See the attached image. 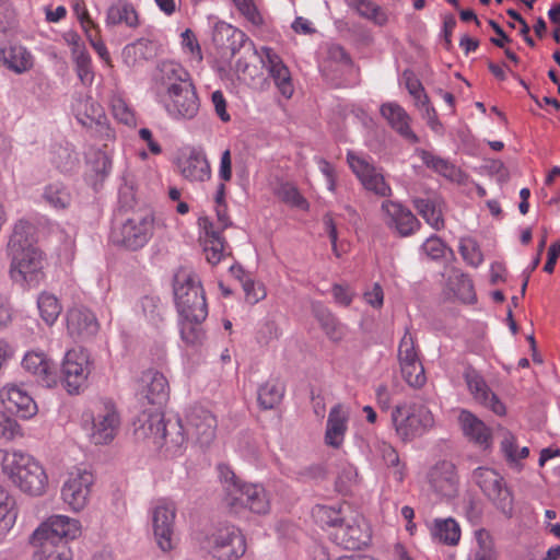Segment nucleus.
Here are the masks:
<instances>
[{
  "label": "nucleus",
  "instance_id": "f257e3e1",
  "mask_svg": "<svg viewBox=\"0 0 560 560\" xmlns=\"http://www.w3.org/2000/svg\"><path fill=\"white\" fill-rule=\"evenodd\" d=\"M11 279L25 288H36L45 278L44 253L36 246L35 226L25 220L14 225L8 243Z\"/></svg>",
  "mask_w": 560,
  "mask_h": 560
},
{
  "label": "nucleus",
  "instance_id": "f03ea898",
  "mask_svg": "<svg viewBox=\"0 0 560 560\" xmlns=\"http://www.w3.org/2000/svg\"><path fill=\"white\" fill-rule=\"evenodd\" d=\"M187 77V72L173 62L162 63L154 75L155 81L166 89L170 98L166 109L176 119H192L199 110L195 85Z\"/></svg>",
  "mask_w": 560,
  "mask_h": 560
},
{
  "label": "nucleus",
  "instance_id": "7ed1b4c3",
  "mask_svg": "<svg viewBox=\"0 0 560 560\" xmlns=\"http://www.w3.org/2000/svg\"><path fill=\"white\" fill-rule=\"evenodd\" d=\"M133 425L138 440L151 439L171 454L180 452L189 438L179 418L165 420L162 411H142Z\"/></svg>",
  "mask_w": 560,
  "mask_h": 560
},
{
  "label": "nucleus",
  "instance_id": "20e7f679",
  "mask_svg": "<svg viewBox=\"0 0 560 560\" xmlns=\"http://www.w3.org/2000/svg\"><path fill=\"white\" fill-rule=\"evenodd\" d=\"M224 488V503L231 512L237 514L248 509L256 514L269 512L270 504L262 486L242 483L228 465L218 466Z\"/></svg>",
  "mask_w": 560,
  "mask_h": 560
},
{
  "label": "nucleus",
  "instance_id": "39448f33",
  "mask_svg": "<svg viewBox=\"0 0 560 560\" xmlns=\"http://www.w3.org/2000/svg\"><path fill=\"white\" fill-rule=\"evenodd\" d=\"M0 464L2 471L23 492L31 495H42L45 492L47 486L46 472L32 456L0 450Z\"/></svg>",
  "mask_w": 560,
  "mask_h": 560
},
{
  "label": "nucleus",
  "instance_id": "423d86ee",
  "mask_svg": "<svg viewBox=\"0 0 560 560\" xmlns=\"http://www.w3.org/2000/svg\"><path fill=\"white\" fill-rule=\"evenodd\" d=\"M202 551L213 560H237L246 551L245 538L234 525L219 523L196 535Z\"/></svg>",
  "mask_w": 560,
  "mask_h": 560
},
{
  "label": "nucleus",
  "instance_id": "0eeeda50",
  "mask_svg": "<svg viewBox=\"0 0 560 560\" xmlns=\"http://www.w3.org/2000/svg\"><path fill=\"white\" fill-rule=\"evenodd\" d=\"M174 296L177 311L184 319L202 323L208 315L205 292L199 278L182 267L174 276Z\"/></svg>",
  "mask_w": 560,
  "mask_h": 560
},
{
  "label": "nucleus",
  "instance_id": "6e6552de",
  "mask_svg": "<svg viewBox=\"0 0 560 560\" xmlns=\"http://www.w3.org/2000/svg\"><path fill=\"white\" fill-rule=\"evenodd\" d=\"M392 422L402 441L422 435L434 424L430 409L421 402L397 405L392 411Z\"/></svg>",
  "mask_w": 560,
  "mask_h": 560
},
{
  "label": "nucleus",
  "instance_id": "1a4fd4ad",
  "mask_svg": "<svg viewBox=\"0 0 560 560\" xmlns=\"http://www.w3.org/2000/svg\"><path fill=\"white\" fill-rule=\"evenodd\" d=\"M81 533L78 520L65 515H52L44 522L31 536L34 547H43L45 544L68 546V541L77 538Z\"/></svg>",
  "mask_w": 560,
  "mask_h": 560
},
{
  "label": "nucleus",
  "instance_id": "9d476101",
  "mask_svg": "<svg viewBox=\"0 0 560 560\" xmlns=\"http://www.w3.org/2000/svg\"><path fill=\"white\" fill-rule=\"evenodd\" d=\"M472 480L488 499L493 502L497 509L509 517L512 515L513 495L506 487L503 477L491 468L478 467L472 472Z\"/></svg>",
  "mask_w": 560,
  "mask_h": 560
},
{
  "label": "nucleus",
  "instance_id": "9b49d317",
  "mask_svg": "<svg viewBox=\"0 0 560 560\" xmlns=\"http://www.w3.org/2000/svg\"><path fill=\"white\" fill-rule=\"evenodd\" d=\"M84 429L92 443L103 445L112 442L117 433L119 417L113 406H104L97 412H84Z\"/></svg>",
  "mask_w": 560,
  "mask_h": 560
},
{
  "label": "nucleus",
  "instance_id": "f8f14e48",
  "mask_svg": "<svg viewBox=\"0 0 560 560\" xmlns=\"http://www.w3.org/2000/svg\"><path fill=\"white\" fill-rule=\"evenodd\" d=\"M90 372L89 354L82 349H73L65 355L60 380L69 394H79L86 386Z\"/></svg>",
  "mask_w": 560,
  "mask_h": 560
},
{
  "label": "nucleus",
  "instance_id": "ddd939ff",
  "mask_svg": "<svg viewBox=\"0 0 560 560\" xmlns=\"http://www.w3.org/2000/svg\"><path fill=\"white\" fill-rule=\"evenodd\" d=\"M154 217L152 213L138 214L127 219L114 235V242L121 244L128 249L137 250L143 247L150 240L153 231Z\"/></svg>",
  "mask_w": 560,
  "mask_h": 560
},
{
  "label": "nucleus",
  "instance_id": "4468645a",
  "mask_svg": "<svg viewBox=\"0 0 560 560\" xmlns=\"http://www.w3.org/2000/svg\"><path fill=\"white\" fill-rule=\"evenodd\" d=\"M137 396L142 406H153L149 411H161L170 396L166 377L155 370L144 371L139 380Z\"/></svg>",
  "mask_w": 560,
  "mask_h": 560
},
{
  "label": "nucleus",
  "instance_id": "2eb2a0df",
  "mask_svg": "<svg viewBox=\"0 0 560 560\" xmlns=\"http://www.w3.org/2000/svg\"><path fill=\"white\" fill-rule=\"evenodd\" d=\"M93 483L94 477L86 469L75 468L70 471L61 489L63 502L75 512L83 510L88 504Z\"/></svg>",
  "mask_w": 560,
  "mask_h": 560
},
{
  "label": "nucleus",
  "instance_id": "dca6fc26",
  "mask_svg": "<svg viewBox=\"0 0 560 560\" xmlns=\"http://www.w3.org/2000/svg\"><path fill=\"white\" fill-rule=\"evenodd\" d=\"M187 434L201 447L209 446L215 438L217 419L206 408L192 407L187 415Z\"/></svg>",
  "mask_w": 560,
  "mask_h": 560
},
{
  "label": "nucleus",
  "instance_id": "f3484780",
  "mask_svg": "<svg viewBox=\"0 0 560 560\" xmlns=\"http://www.w3.org/2000/svg\"><path fill=\"white\" fill-rule=\"evenodd\" d=\"M334 540L337 545L348 550H360L366 547L371 540L370 530L362 517L352 516L335 529Z\"/></svg>",
  "mask_w": 560,
  "mask_h": 560
},
{
  "label": "nucleus",
  "instance_id": "a211bd4d",
  "mask_svg": "<svg viewBox=\"0 0 560 560\" xmlns=\"http://www.w3.org/2000/svg\"><path fill=\"white\" fill-rule=\"evenodd\" d=\"M175 516L176 508L171 502L156 505L152 512L153 534L159 548L164 552L174 547Z\"/></svg>",
  "mask_w": 560,
  "mask_h": 560
},
{
  "label": "nucleus",
  "instance_id": "6ab92c4d",
  "mask_svg": "<svg viewBox=\"0 0 560 560\" xmlns=\"http://www.w3.org/2000/svg\"><path fill=\"white\" fill-rule=\"evenodd\" d=\"M463 376L476 401L486 408H489L498 416L505 415V406L490 389L483 376L476 369L470 365L467 366Z\"/></svg>",
  "mask_w": 560,
  "mask_h": 560
},
{
  "label": "nucleus",
  "instance_id": "aec40b11",
  "mask_svg": "<svg viewBox=\"0 0 560 560\" xmlns=\"http://www.w3.org/2000/svg\"><path fill=\"white\" fill-rule=\"evenodd\" d=\"M431 489L441 498L453 499L458 494V477L452 462L441 460L428 472Z\"/></svg>",
  "mask_w": 560,
  "mask_h": 560
},
{
  "label": "nucleus",
  "instance_id": "412c9836",
  "mask_svg": "<svg viewBox=\"0 0 560 560\" xmlns=\"http://www.w3.org/2000/svg\"><path fill=\"white\" fill-rule=\"evenodd\" d=\"M247 39L244 32L224 22L217 23L212 34V42L221 57L229 59L244 47Z\"/></svg>",
  "mask_w": 560,
  "mask_h": 560
},
{
  "label": "nucleus",
  "instance_id": "4be33fe9",
  "mask_svg": "<svg viewBox=\"0 0 560 560\" xmlns=\"http://www.w3.org/2000/svg\"><path fill=\"white\" fill-rule=\"evenodd\" d=\"M348 162L365 189L374 191L382 197L390 195V187L373 165L351 152L348 153Z\"/></svg>",
  "mask_w": 560,
  "mask_h": 560
},
{
  "label": "nucleus",
  "instance_id": "5701e85b",
  "mask_svg": "<svg viewBox=\"0 0 560 560\" xmlns=\"http://www.w3.org/2000/svg\"><path fill=\"white\" fill-rule=\"evenodd\" d=\"M264 56L261 61L264 67L268 70L269 75L272 78L279 92L285 97L290 98L294 92L291 73L288 67L283 63L282 59L273 51V49L264 47Z\"/></svg>",
  "mask_w": 560,
  "mask_h": 560
},
{
  "label": "nucleus",
  "instance_id": "b1692460",
  "mask_svg": "<svg viewBox=\"0 0 560 560\" xmlns=\"http://www.w3.org/2000/svg\"><path fill=\"white\" fill-rule=\"evenodd\" d=\"M67 330L72 338L85 340L96 335L98 323L91 311L72 308L67 314Z\"/></svg>",
  "mask_w": 560,
  "mask_h": 560
},
{
  "label": "nucleus",
  "instance_id": "393cba45",
  "mask_svg": "<svg viewBox=\"0 0 560 560\" xmlns=\"http://www.w3.org/2000/svg\"><path fill=\"white\" fill-rule=\"evenodd\" d=\"M22 366L37 377V382L45 387L57 384V374L50 360L44 353L28 352L22 361Z\"/></svg>",
  "mask_w": 560,
  "mask_h": 560
},
{
  "label": "nucleus",
  "instance_id": "a878e982",
  "mask_svg": "<svg viewBox=\"0 0 560 560\" xmlns=\"http://www.w3.org/2000/svg\"><path fill=\"white\" fill-rule=\"evenodd\" d=\"M178 168L185 178L192 182H203L211 175L206 155L197 150H191L187 156L178 159Z\"/></svg>",
  "mask_w": 560,
  "mask_h": 560
},
{
  "label": "nucleus",
  "instance_id": "bb28decb",
  "mask_svg": "<svg viewBox=\"0 0 560 560\" xmlns=\"http://www.w3.org/2000/svg\"><path fill=\"white\" fill-rule=\"evenodd\" d=\"M382 209L389 217V224L394 225L401 236H408L418 229V219L409 209L402 207L400 203L394 201H384Z\"/></svg>",
  "mask_w": 560,
  "mask_h": 560
},
{
  "label": "nucleus",
  "instance_id": "cd10ccee",
  "mask_svg": "<svg viewBox=\"0 0 560 560\" xmlns=\"http://www.w3.org/2000/svg\"><path fill=\"white\" fill-rule=\"evenodd\" d=\"M381 114L393 129L411 143H418V136L409 127V116L402 107L394 103L383 104Z\"/></svg>",
  "mask_w": 560,
  "mask_h": 560
},
{
  "label": "nucleus",
  "instance_id": "c85d7f7f",
  "mask_svg": "<svg viewBox=\"0 0 560 560\" xmlns=\"http://www.w3.org/2000/svg\"><path fill=\"white\" fill-rule=\"evenodd\" d=\"M459 422L464 434L476 444L487 448L491 443L490 429L475 415L463 410L459 415Z\"/></svg>",
  "mask_w": 560,
  "mask_h": 560
},
{
  "label": "nucleus",
  "instance_id": "c756f323",
  "mask_svg": "<svg viewBox=\"0 0 560 560\" xmlns=\"http://www.w3.org/2000/svg\"><path fill=\"white\" fill-rule=\"evenodd\" d=\"M0 397L2 401L12 404L18 411L22 412L23 418H28L36 413L37 406L34 399L18 385L3 386L0 390Z\"/></svg>",
  "mask_w": 560,
  "mask_h": 560
},
{
  "label": "nucleus",
  "instance_id": "7c9ffc66",
  "mask_svg": "<svg viewBox=\"0 0 560 560\" xmlns=\"http://www.w3.org/2000/svg\"><path fill=\"white\" fill-rule=\"evenodd\" d=\"M125 23L129 27L139 25V16L131 3L126 0H117L109 5L106 13V24L115 26Z\"/></svg>",
  "mask_w": 560,
  "mask_h": 560
},
{
  "label": "nucleus",
  "instance_id": "2f4dec72",
  "mask_svg": "<svg viewBox=\"0 0 560 560\" xmlns=\"http://www.w3.org/2000/svg\"><path fill=\"white\" fill-rule=\"evenodd\" d=\"M347 429V417L343 415L341 407L335 406L327 419V428L325 433L326 444L332 447H339L343 441Z\"/></svg>",
  "mask_w": 560,
  "mask_h": 560
},
{
  "label": "nucleus",
  "instance_id": "473e14b6",
  "mask_svg": "<svg viewBox=\"0 0 560 560\" xmlns=\"http://www.w3.org/2000/svg\"><path fill=\"white\" fill-rule=\"evenodd\" d=\"M0 60L8 69L16 73L27 71L33 65L31 54L22 46H11L8 49H0Z\"/></svg>",
  "mask_w": 560,
  "mask_h": 560
},
{
  "label": "nucleus",
  "instance_id": "72a5a7b5",
  "mask_svg": "<svg viewBox=\"0 0 560 560\" xmlns=\"http://www.w3.org/2000/svg\"><path fill=\"white\" fill-rule=\"evenodd\" d=\"M431 535L434 539L448 546H455L460 538V528L457 522L452 518H436L431 528Z\"/></svg>",
  "mask_w": 560,
  "mask_h": 560
},
{
  "label": "nucleus",
  "instance_id": "f704fd0d",
  "mask_svg": "<svg viewBox=\"0 0 560 560\" xmlns=\"http://www.w3.org/2000/svg\"><path fill=\"white\" fill-rule=\"evenodd\" d=\"M284 395V386L277 380H269L258 388V404L265 409H273L277 407Z\"/></svg>",
  "mask_w": 560,
  "mask_h": 560
},
{
  "label": "nucleus",
  "instance_id": "c9c22d12",
  "mask_svg": "<svg viewBox=\"0 0 560 560\" xmlns=\"http://www.w3.org/2000/svg\"><path fill=\"white\" fill-rule=\"evenodd\" d=\"M314 314L329 340L340 341L345 336V326L325 307L314 308Z\"/></svg>",
  "mask_w": 560,
  "mask_h": 560
},
{
  "label": "nucleus",
  "instance_id": "e433bc0d",
  "mask_svg": "<svg viewBox=\"0 0 560 560\" xmlns=\"http://www.w3.org/2000/svg\"><path fill=\"white\" fill-rule=\"evenodd\" d=\"M475 536L477 545L468 560H497L498 553L489 532L481 528L476 530Z\"/></svg>",
  "mask_w": 560,
  "mask_h": 560
},
{
  "label": "nucleus",
  "instance_id": "4c0bfd02",
  "mask_svg": "<svg viewBox=\"0 0 560 560\" xmlns=\"http://www.w3.org/2000/svg\"><path fill=\"white\" fill-rule=\"evenodd\" d=\"M43 198L47 203L58 210H63L71 203L70 192L62 184L59 183L49 184L46 186Z\"/></svg>",
  "mask_w": 560,
  "mask_h": 560
},
{
  "label": "nucleus",
  "instance_id": "58836bf2",
  "mask_svg": "<svg viewBox=\"0 0 560 560\" xmlns=\"http://www.w3.org/2000/svg\"><path fill=\"white\" fill-rule=\"evenodd\" d=\"M377 452L384 464L389 468L394 479L401 482L404 479V467L400 465L396 450L392 445L382 442L377 445Z\"/></svg>",
  "mask_w": 560,
  "mask_h": 560
},
{
  "label": "nucleus",
  "instance_id": "ea45409f",
  "mask_svg": "<svg viewBox=\"0 0 560 560\" xmlns=\"http://www.w3.org/2000/svg\"><path fill=\"white\" fill-rule=\"evenodd\" d=\"M413 206L418 213L435 230H440L444 222L441 210L430 199L416 198Z\"/></svg>",
  "mask_w": 560,
  "mask_h": 560
},
{
  "label": "nucleus",
  "instance_id": "a19ab883",
  "mask_svg": "<svg viewBox=\"0 0 560 560\" xmlns=\"http://www.w3.org/2000/svg\"><path fill=\"white\" fill-rule=\"evenodd\" d=\"M276 195L283 202L303 210L308 209L307 200L300 194L299 189L292 183L285 182L279 184L276 188Z\"/></svg>",
  "mask_w": 560,
  "mask_h": 560
},
{
  "label": "nucleus",
  "instance_id": "79ce46f5",
  "mask_svg": "<svg viewBox=\"0 0 560 560\" xmlns=\"http://www.w3.org/2000/svg\"><path fill=\"white\" fill-rule=\"evenodd\" d=\"M42 318L47 325H52L61 313V305L57 298L49 293H42L37 300Z\"/></svg>",
  "mask_w": 560,
  "mask_h": 560
},
{
  "label": "nucleus",
  "instance_id": "37998d69",
  "mask_svg": "<svg viewBox=\"0 0 560 560\" xmlns=\"http://www.w3.org/2000/svg\"><path fill=\"white\" fill-rule=\"evenodd\" d=\"M451 285L459 300L465 303L476 301V293L471 279L465 273H456L451 278Z\"/></svg>",
  "mask_w": 560,
  "mask_h": 560
},
{
  "label": "nucleus",
  "instance_id": "c03bdc74",
  "mask_svg": "<svg viewBox=\"0 0 560 560\" xmlns=\"http://www.w3.org/2000/svg\"><path fill=\"white\" fill-rule=\"evenodd\" d=\"M404 380L412 387H421L425 384L427 377L421 361L400 363Z\"/></svg>",
  "mask_w": 560,
  "mask_h": 560
},
{
  "label": "nucleus",
  "instance_id": "a18cd8bd",
  "mask_svg": "<svg viewBox=\"0 0 560 560\" xmlns=\"http://www.w3.org/2000/svg\"><path fill=\"white\" fill-rule=\"evenodd\" d=\"M14 501L0 487V532H8L14 524L16 513L13 511Z\"/></svg>",
  "mask_w": 560,
  "mask_h": 560
},
{
  "label": "nucleus",
  "instance_id": "49530a36",
  "mask_svg": "<svg viewBox=\"0 0 560 560\" xmlns=\"http://www.w3.org/2000/svg\"><path fill=\"white\" fill-rule=\"evenodd\" d=\"M34 560H71V550L68 546L58 545L54 548V545L45 544L43 547H35Z\"/></svg>",
  "mask_w": 560,
  "mask_h": 560
},
{
  "label": "nucleus",
  "instance_id": "de8ad7c7",
  "mask_svg": "<svg viewBox=\"0 0 560 560\" xmlns=\"http://www.w3.org/2000/svg\"><path fill=\"white\" fill-rule=\"evenodd\" d=\"M421 159L428 167L434 170L445 177L453 178L457 172L456 167L448 161L440 156H435L425 150L421 151Z\"/></svg>",
  "mask_w": 560,
  "mask_h": 560
},
{
  "label": "nucleus",
  "instance_id": "09e8293b",
  "mask_svg": "<svg viewBox=\"0 0 560 560\" xmlns=\"http://www.w3.org/2000/svg\"><path fill=\"white\" fill-rule=\"evenodd\" d=\"M350 7L354 9L362 18L372 20L378 24L385 22L384 15L381 13V8L374 2L369 0H351Z\"/></svg>",
  "mask_w": 560,
  "mask_h": 560
},
{
  "label": "nucleus",
  "instance_id": "8fccbe9b",
  "mask_svg": "<svg viewBox=\"0 0 560 560\" xmlns=\"http://www.w3.org/2000/svg\"><path fill=\"white\" fill-rule=\"evenodd\" d=\"M459 253L463 256L464 260L474 267L479 266L483 260L481 250L477 242L469 237L463 238L460 241Z\"/></svg>",
  "mask_w": 560,
  "mask_h": 560
},
{
  "label": "nucleus",
  "instance_id": "3c124183",
  "mask_svg": "<svg viewBox=\"0 0 560 560\" xmlns=\"http://www.w3.org/2000/svg\"><path fill=\"white\" fill-rule=\"evenodd\" d=\"M399 363L420 361L418 352L416 350L415 340L410 331L407 329L404 337L400 340L398 348Z\"/></svg>",
  "mask_w": 560,
  "mask_h": 560
},
{
  "label": "nucleus",
  "instance_id": "603ef678",
  "mask_svg": "<svg viewBox=\"0 0 560 560\" xmlns=\"http://www.w3.org/2000/svg\"><path fill=\"white\" fill-rule=\"evenodd\" d=\"M74 55L77 73L80 80L83 83L91 82L93 79V71L90 55L85 50H74Z\"/></svg>",
  "mask_w": 560,
  "mask_h": 560
},
{
  "label": "nucleus",
  "instance_id": "864d4df0",
  "mask_svg": "<svg viewBox=\"0 0 560 560\" xmlns=\"http://www.w3.org/2000/svg\"><path fill=\"white\" fill-rule=\"evenodd\" d=\"M200 323L184 319L182 322L180 336L187 345L195 346L203 338V331L199 327Z\"/></svg>",
  "mask_w": 560,
  "mask_h": 560
},
{
  "label": "nucleus",
  "instance_id": "5fc2aeb1",
  "mask_svg": "<svg viewBox=\"0 0 560 560\" xmlns=\"http://www.w3.org/2000/svg\"><path fill=\"white\" fill-rule=\"evenodd\" d=\"M224 248V240L222 236H215L214 238L205 240L203 250L206 253L207 261L211 265H217L222 258Z\"/></svg>",
  "mask_w": 560,
  "mask_h": 560
},
{
  "label": "nucleus",
  "instance_id": "6e6d98bb",
  "mask_svg": "<svg viewBox=\"0 0 560 560\" xmlns=\"http://www.w3.org/2000/svg\"><path fill=\"white\" fill-rule=\"evenodd\" d=\"M316 515L323 524L332 526L336 529L338 528L339 525L343 524L347 518L345 516H341L340 509L336 510L329 506H318Z\"/></svg>",
  "mask_w": 560,
  "mask_h": 560
},
{
  "label": "nucleus",
  "instance_id": "4d7b16f0",
  "mask_svg": "<svg viewBox=\"0 0 560 560\" xmlns=\"http://www.w3.org/2000/svg\"><path fill=\"white\" fill-rule=\"evenodd\" d=\"M237 10L254 25H261L264 23L257 7L253 0H233Z\"/></svg>",
  "mask_w": 560,
  "mask_h": 560
},
{
  "label": "nucleus",
  "instance_id": "13d9d810",
  "mask_svg": "<svg viewBox=\"0 0 560 560\" xmlns=\"http://www.w3.org/2000/svg\"><path fill=\"white\" fill-rule=\"evenodd\" d=\"M501 450L510 465L516 468L517 470H521L522 464L517 463L516 456L518 448L517 445L515 444V439L511 433H506V435L502 440Z\"/></svg>",
  "mask_w": 560,
  "mask_h": 560
},
{
  "label": "nucleus",
  "instance_id": "bf43d9fd",
  "mask_svg": "<svg viewBox=\"0 0 560 560\" xmlns=\"http://www.w3.org/2000/svg\"><path fill=\"white\" fill-rule=\"evenodd\" d=\"M20 425L15 419L8 417L4 412H0V438L11 441L20 435Z\"/></svg>",
  "mask_w": 560,
  "mask_h": 560
},
{
  "label": "nucleus",
  "instance_id": "052dcab7",
  "mask_svg": "<svg viewBox=\"0 0 560 560\" xmlns=\"http://www.w3.org/2000/svg\"><path fill=\"white\" fill-rule=\"evenodd\" d=\"M15 22V11L9 0H0V34L8 32Z\"/></svg>",
  "mask_w": 560,
  "mask_h": 560
},
{
  "label": "nucleus",
  "instance_id": "680f3d73",
  "mask_svg": "<svg viewBox=\"0 0 560 560\" xmlns=\"http://www.w3.org/2000/svg\"><path fill=\"white\" fill-rule=\"evenodd\" d=\"M91 165L96 175L104 177L112 168V160L105 152L97 151L93 155Z\"/></svg>",
  "mask_w": 560,
  "mask_h": 560
},
{
  "label": "nucleus",
  "instance_id": "e2e57ef3",
  "mask_svg": "<svg viewBox=\"0 0 560 560\" xmlns=\"http://www.w3.org/2000/svg\"><path fill=\"white\" fill-rule=\"evenodd\" d=\"M246 299L252 304L257 303L266 296V292L262 285L256 284L250 278H246L242 283Z\"/></svg>",
  "mask_w": 560,
  "mask_h": 560
},
{
  "label": "nucleus",
  "instance_id": "0e129e2a",
  "mask_svg": "<svg viewBox=\"0 0 560 560\" xmlns=\"http://www.w3.org/2000/svg\"><path fill=\"white\" fill-rule=\"evenodd\" d=\"M404 78H405L407 90L417 100L418 105H419L423 101V95H427L424 93V89H423L421 82L410 71H405Z\"/></svg>",
  "mask_w": 560,
  "mask_h": 560
},
{
  "label": "nucleus",
  "instance_id": "69168bd1",
  "mask_svg": "<svg viewBox=\"0 0 560 560\" xmlns=\"http://www.w3.org/2000/svg\"><path fill=\"white\" fill-rule=\"evenodd\" d=\"M422 249L432 259H439L444 255L445 246L439 237L432 236L423 243Z\"/></svg>",
  "mask_w": 560,
  "mask_h": 560
},
{
  "label": "nucleus",
  "instance_id": "338daca9",
  "mask_svg": "<svg viewBox=\"0 0 560 560\" xmlns=\"http://www.w3.org/2000/svg\"><path fill=\"white\" fill-rule=\"evenodd\" d=\"M421 107H423V118L427 119L428 125L434 130L438 131L439 128L442 127L441 122L438 119V115L435 109L430 106L429 97L428 95H423L422 103L419 104Z\"/></svg>",
  "mask_w": 560,
  "mask_h": 560
},
{
  "label": "nucleus",
  "instance_id": "774afa93",
  "mask_svg": "<svg viewBox=\"0 0 560 560\" xmlns=\"http://www.w3.org/2000/svg\"><path fill=\"white\" fill-rule=\"evenodd\" d=\"M212 103L214 105V109L220 119L224 122L230 121L231 117L226 112V101L221 91H214L212 93Z\"/></svg>",
  "mask_w": 560,
  "mask_h": 560
}]
</instances>
